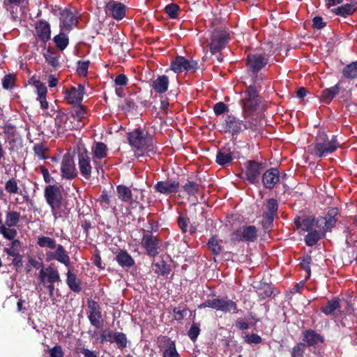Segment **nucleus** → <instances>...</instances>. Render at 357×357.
<instances>
[{
    "mask_svg": "<svg viewBox=\"0 0 357 357\" xmlns=\"http://www.w3.org/2000/svg\"><path fill=\"white\" fill-rule=\"evenodd\" d=\"M339 210L336 207L330 208L325 216L315 218L313 216H305L302 219L301 229L304 231H310L316 229H324L325 231H330L333 228L337 219L336 216Z\"/></svg>",
    "mask_w": 357,
    "mask_h": 357,
    "instance_id": "obj_1",
    "label": "nucleus"
},
{
    "mask_svg": "<svg viewBox=\"0 0 357 357\" xmlns=\"http://www.w3.org/2000/svg\"><path fill=\"white\" fill-rule=\"evenodd\" d=\"M127 139L135 152H138L141 155L149 152L155 153L153 136L146 129L140 128L134 129L127 134Z\"/></svg>",
    "mask_w": 357,
    "mask_h": 357,
    "instance_id": "obj_2",
    "label": "nucleus"
},
{
    "mask_svg": "<svg viewBox=\"0 0 357 357\" xmlns=\"http://www.w3.org/2000/svg\"><path fill=\"white\" fill-rule=\"evenodd\" d=\"M336 135H333L329 139L326 133L324 131H319L315 137L314 153L318 158L325 157L335 152L340 143L337 142Z\"/></svg>",
    "mask_w": 357,
    "mask_h": 357,
    "instance_id": "obj_3",
    "label": "nucleus"
},
{
    "mask_svg": "<svg viewBox=\"0 0 357 357\" xmlns=\"http://www.w3.org/2000/svg\"><path fill=\"white\" fill-rule=\"evenodd\" d=\"M44 197L54 218L61 217L63 197L60 187L56 185H47L44 190Z\"/></svg>",
    "mask_w": 357,
    "mask_h": 357,
    "instance_id": "obj_4",
    "label": "nucleus"
},
{
    "mask_svg": "<svg viewBox=\"0 0 357 357\" xmlns=\"http://www.w3.org/2000/svg\"><path fill=\"white\" fill-rule=\"evenodd\" d=\"M243 116L246 119L247 114L256 112L259 106L260 97L255 85H250L244 91V97L241 100Z\"/></svg>",
    "mask_w": 357,
    "mask_h": 357,
    "instance_id": "obj_5",
    "label": "nucleus"
},
{
    "mask_svg": "<svg viewBox=\"0 0 357 357\" xmlns=\"http://www.w3.org/2000/svg\"><path fill=\"white\" fill-rule=\"evenodd\" d=\"M245 169L242 172V178L250 183L257 185L259 183L260 176L264 171L266 165L262 162L250 160L244 163Z\"/></svg>",
    "mask_w": 357,
    "mask_h": 357,
    "instance_id": "obj_6",
    "label": "nucleus"
},
{
    "mask_svg": "<svg viewBox=\"0 0 357 357\" xmlns=\"http://www.w3.org/2000/svg\"><path fill=\"white\" fill-rule=\"evenodd\" d=\"M229 40L230 35L227 29L222 26L214 29L211 32V42L209 43L211 54L219 53L225 47Z\"/></svg>",
    "mask_w": 357,
    "mask_h": 357,
    "instance_id": "obj_7",
    "label": "nucleus"
},
{
    "mask_svg": "<svg viewBox=\"0 0 357 357\" xmlns=\"http://www.w3.org/2000/svg\"><path fill=\"white\" fill-rule=\"evenodd\" d=\"M199 68V66L197 61L188 60L182 56H177L170 64L171 70L178 74L184 71L195 73Z\"/></svg>",
    "mask_w": 357,
    "mask_h": 357,
    "instance_id": "obj_8",
    "label": "nucleus"
},
{
    "mask_svg": "<svg viewBox=\"0 0 357 357\" xmlns=\"http://www.w3.org/2000/svg\"><path fill=\"white\" fill-rule=\"evenodd\" d=\"M88 319L92 326L96 329L102 328L104 325V320L101 312V307L98 302L92 298L87 299Z\"/></svg>",
    "mask_w": 357,
    "mask_h": 357,
    "instance_id": "obj_9",
    "label": "nucleus"
},
{
    "mask_svg": "<svg viewBox=\"0 0 357 357\" xmlns=\"http://www.w3.org/2000/svg\"><path fill=\"white\" fill-rule=\"evenodd\" d=\"M235 149L234 144L229 143L220 149L216 154V163L225 167L228 165L234 158H239V153L236 151Z\"/></svg>",
    "mask_w": 357,
    "mask_h": 357,
    "instance_id": "obj_10",
    "label": "nucleus"
},
{
    "mask_svg": "<svg viewBox=\"0 0 357 357\" xmlns=\"http://www.w3.org/2000/svg\"><path fill=\"white\" fill-rule=\"evenodd\" d=\"M268 62V56L266 54H249L246 59V65L250 71L256 74Z\"/></svg>",
    "mask_w": 357,
    "mask_h": 357,
    "instance_id": "obj_11",
    "label": "nucleus"
},
{
    "mask_svg": "<svg viewBox=\"0 0 357 357\" xmlns=\"http://www.w3.org/2000/svg\"><path fill=\"white\" fill-rule=\"evenodd\" d=\"M77 157L78 166L81 175L86 179H89L91 177L92 170L90 153L86 148L80 149Z\"/></svg>",
    "mask_w": 357,
    "mask_h": 357,
    "instance_id": "obj_12",
    "label": "nucleus"
},
{
    "mask_svg": "<svg viewBox=\"0 0 357 357\" xmlns=\"http://www.w3.org/2000/svg\"><path fill=\"white\" fill-rule=\"evenodd\" d=\"M141 245L145 249L146 255L149 257H155L159 254L160 248V240L153 234H144Z\"/></svg>",
    "mask_w": 357,
    "mask_h": 357,
    "instance_id": "obj_13",
    "label": "nucleus"
},
{
    "mask_svg": "<svg viewBox=\"0 0 357 357\" xmlns=\"http://www.w3.org/2000/svg\"><path fill=\"white\" fill-rule=\"evenodd\" d=\"M212 309L222 311L225 313L232 311L233 313L236 314L238 311L236 303L229 299L227 296L212 298Z\"/></svg>",
    "mask_w": 357,
    "mask_h": 357,
    "instance_id": "obj_14",
    "label": "nucleus"
},
{
    "mask_svg": "<svg viewBox=\"0 0 357 357\" xmlns=\"http://www.w3.org/2000/svg\"><path fill=\"white\" fill-rule=\"evenodd\" d=\"M52 260H56L66 267H70L71 265L70 258L65 248L61 244L57 245L54 251H49L46 253V261Z\"/></svg>",
    "mask_w": 357,
    "mask_h": 357,
    "instance_id": "obj_15",
    "label": "nucleus"
},
{
    "mask_svg": "<svg viewBox=\"0 0 357 357\" xmlns=\"http://www.w3.org/2000/svg\"><path fill=\"white\" fill-rule=\"evenodd\" d=\"M85 88L83 84H78L77 86H71L64 92L65 100L71 105H79L83 100Z\"/></svg>",
    "mask_w": 357,
    "mask_h": 357,
    "instance_id": "obj_16",
    "label": "nucleus"
},
{
    "mask_svg": "<svg viewBox=\"0 0 357 357\" xmlns=\"http://www.w3.org/2000/svg\"><path fill=\"white\" fill-rule=\"evenodd\" d=\"M61 172L62 177L68 180H72L78 175L74 160L68 154L63 155L61 161Z\"/></svg>",
    "mask_w": 357,
    "mask_h": 357,
    "instance_id": "obj_17",
    "label": "nucleus"
},
{
    "mask_svg": "<svg viewBox=\"0 0 357 357\" xmlns=\"http://www.w3.org/2000/svg\"><path fill=\"white\" fill-rule=\"evenodd\" d=\"M279 182L280 172L278 168L271 167L263 172L261 183L265 188L272 190Z\"/></svg>",
    "mask_w": 357,
    "mask_h": 357,
    "instance_id": "obj_18",
    "label": "nucleus"
},
{
    "mask_svg": "<svg viewBox=\"0 0 357 357\" xmlns=\"http://www.w3.org/2000/svg\"><path fill=\"white\" fill-rule=\"evenodd\" d=\"M38 281L40 284L59 282L61 277L57 269L51 266L42 269L39 272Z\"/></svg>",
    "mask_w": 357,
    "mask_h": 357,
    "instance_id": "obj_19",
    "label": "nucleus"
},
{
    "mask_svg": "<svg viewBox=\"0 0 357 357\" xmlns=\"http://www.w3.org/2000/svg\"><path fill=\"white\" fill-rule=\"evenodd\" d=\"M180 188V183L178 181H160L154 185L156 192L168 195L176 193Z\"/></svg>",
    "mask_w": 357,
    "mask_h": 357,
    "instance_id": "obj_20",
    "label": "nucleus"
},
{
    "mask_svg": "<svg viewBox=\"0 0 357 357\" xmlns=\"http://www.w3.org/2000/svg\"><path fill=\"white\" fill-rule=\"evenodd\" d=\"M35 29L38 38L42 42L45 48L46 43L51 38V27L50 23L44 20H38L36 23Z\"/></svg>",
    "mask_w": 357,
    "mask_h": 357,
    "instance_id": "obj_21",
    "label": "nucleus"
},
{
    "mask_svg": "<svg viewBox=\"0 0 357 357\" xmlns=\"http://www.w3.org/2000/svg\"><path fill=\"white\" fill-rule=\"evenodd\" d=\"M105 10L114 19L121 20L126 16V6L121 2L111 0L106 4Z\"/></svg>",
    "mask_w": 357,
    "mask_h": 357,
    "instance_id": "obj_22",
    "label": "nucleus"
},
{
    "mask_svg": "<svg viewBox=\"0 0 357 357\" xmlns=\"http://www.w3.org/2000/svg\"><path fill=\"white\" fill-rule=\"evenodd\" d=\"M303 341L306 347H315L319 343H324V337L314 330L307 329L303 332Z\"/></svg>",
    "mask_w": 357,
    "mask_h": 357,
    "instance_id": "obj_23",
    "label": "nucleus"
},
{
    "mask_svg": "<svg viewBox=\"0 0 357 357\" xmlns=\"http://www.w3.org/2000/svg\"><path fill=\"white\" fill-rule=\"evenodd\" d=\"M342 81H339L334 86L326 88L321 91V94L319 97L321 102L328 105L335 97L340 93L341 87L340 84Z\"/></svg>",
    "mask_w": 357,
    "mask_h": 357,
    "instance_id": "obj_24",
    "label": "nucleus"
},
{
    "mask_svg": "<svg viewBox=\"0 0 357 357\" xmlns=\"http://www.w3.org/2000/svg\"><path fill=\"white\" fill-rule=\"evenodd\" d=\"M78 22L73 11L64 9L60 13V26H63L66 30L70 31L73 25Z\"/></svg>",
    "mask_w": 357,
    "mask_h": 357,
    "instance_id": "obj_25",
    "label": "nucleus"
},
{
    "mask_svg": "<svg viewBox=\"0 0 357 357\" xmlns=\"http://www.w3.org/2000/svg\"><path fill=\"white\" fill-rule=\"evenodd\" d=\"M115 259L123 268H130L135 264L134 259L126 250H120L116 254Z\"/></svg>",
    "mask_w": 357,
    "mask_h": 357,
    "instance_id": "obj_26",
    "label": "nucleus"
},
{
    "mask_svg": "<svg viewBox=\"0 0 357 357\" xmlns=\"http://www.w3.org/2000/svg\"><path fill=\"white\" fill-rule=\"evenodd\" d=\"M227 130L232 135H237L242 131L243 121L233 115H227L225 119Z\"/></svg>",
    "mask_w": 357,
    "mask_h": 357,
    "instance_id": "obj_27",
    "label": "nucleus"
},
{
    "mask_svg": "<svg viewBox=\"0 0 357 357\" xmlns=\"http://www.w3.org/2000/svg\"><path fill=\"white\" fill-rule=\"evenodd\" d=\"M326 232L324 231V229L308 231V234L305 237L306 245L309 247L315 245L319 240L325 237Z\"/></svg>",
    "mask_w": 357,
    "mask_h": 357,
    "instance_id": "obj_28",
    "label": "nucleus"
},
{
    "mask_svg": "<svg viewBox=\"0 0 357 357\" xmlns=\"http://www.w3.org/2000/svg\"><path fill=\"white\" fill-rule=\"evenodd\" d=\"M169 83V77L167 75H163L158 76L153 82L152 87L156 93L162 94L168 90Z\"/></svg>",
    "mask_w": 357,
    "mask_h": 357,
    "instance_id": "obj_29",
    "label": "nucleus"
},
{
    "mask_svg": "<svg viewBox=\"0 0 357 357\" xmlns=\"http://www.w3.org/2000/svg\"><path fill=\"white\" fill-rule=\"evenodd\" d=\"M66 284L69 289L75 292L79 293L82 291L81 280L73 273L70 269H68L66 273Z\"/></svg>",
    "mask_w": 357,
    "mask_h": 357,
    "instance_id": "obj_30",
    "label": "nucleus"
},
{
    "mask_svg": "<svg viewBox=\"0 0 357 357\" xmlns=\"http://www.w3.org/2000/svg\"><path fill=\"white\" fill-rule=\"evenodd\" d=\"M340 299L338 297H334L328 301L326 304L321 308V311L326 315H334L336 310L340 309Z\"/></svg>",
    "mask_w": 357,
    "mask_h": 357,
    "instance_id": "obj_31",
    "label": "nucleus"
},
{
    "mask_svg": "<svg viewBox=\"0 0 357 357\" xmlns=\"http://www.w3.org/2000/svg\"><path fill=\"white\" fill-rule=\"evenodd\" d=\"M250 114H247V118L245 119V122L243 121V126L244 129L249 130L252 132H259L261 128V122L257 118L249 116Z\"/></svg>",
    "mask_w": 357,
    "mask_h": 357,
    "instance_id": "obj_32",
    "label": "nucleus"
},
{
    "mask_svg": "<svg viewBox=\"0 0 357 357\" xmlns=\"http://www.w3.org/2000/svg\"><path fill=\"white\" fill-rule=\"evenodd\" d=\"M278 202L274 198H269L266 201V211L263 213V215L266 216H271L274 218L278 217Z\"/></svg>",
    "mask_w": 357,
    "mask_h": 357,
    "instance_id": "obj_33",
    "label": "nucleus"
},
{
    "mask_svg": "<svg viewBox=\"0 0 357 357\" xmlns=\"http://www.w3.org/2000/svg\"><path fill=\"white\" fill-rule=\"evenodd\" d=\"M243 238L245 242H253L257 238V229L255 226L250 225L241 227Z\"/></svg>",
    "mask_w": 357,
    "mask_h": 357,
    "instance_id": "obj_34",
    "label": "nucleus"
},
{
    "mask_svg": "<svg viewBox=\"0 0 357 357\" xmlns=\"http://www.w3.org/2000/svg\"><path fill=\"white\" fill-rule=\"evenodd\" d=\"M331 12L337 16L347 17L355 13V9L353 8L351 5L346 3L331 9Z\"/></svg>",
    "mask_w": 357,
    "mask_h": 357,
    "instance_id": "obj_35",
    "label": "nucleus"
},
{
    "mask_svg": "<svg viewBox=\"0 0 357 357\" xmlns=\"http://www.w3.org/2000/svg\"><path fill=\"white\" fill-rule=\"evenodd\" d=\"M256 292L260 300L270 297L273 294V289L268 283L261 282L257 287Z\"/></svg>",
    "mask_w": 357,
    "mask_h": 357,
    "instance_id": "obj_36",
    "label": "nucleus"
},
{
    "mask_svg": "<svg viewBox=\"0 0 357 357\" xmlns=\"http://www.w3.org/2000/svg\"><path fill=\"white\" fill-rule=\"evenodd\" d=\"M116 193L119 199L123 202H128L132 197L131 190L124 185L116 186Z\"/></svg>",
    "mask_w": 357,
    "mask_h": 357,
    "instance_id": "obj_37",
    "label": "nucleus"
},
{
    "mask_svg": "<svg viewBox=\"0 0 357 357\" xmlns=\"http://www.w3.org/2000/svg\"><path fill=\"white\" fill-rule=\"evenodd\" d=\"M37 245L40 248L50 250H54L57 246L55 239L45 236L38 237Z\"/></svg>",
    "mask_w": 357,
    "mask_h": 357,
    "instance_id": "obj_38",
    "label": "nucleus"
},
{
    "mask_svg": "<svg viewBox=\"0 0 357 357\" xmlns=\"http://www.w3.org/2000/svg\"><path fill=\"white\" fill-rule=\"evenodd\" d=\"M342 75L347 79H355L357 77V61L346 65L342 69Z\"/></svg>",
    "mask_w": 357,
    "mask_h": 357,
    "instance_id": "obj_39",
    "label": "nucleus"
},
{
    "mask_svg": "<svg viewBox=\"0 0 357 357\" xmlns=\"http://www.w3.org/2000/svg\"><path fill=\"white\" fill-rule=\"evenodd\" d=\"M43 56L46 62L51 66L56 68L59 66V55L57 52L52 50L51 48H48L46 52L43 54Z\"/></svg>",
    "mask_w": 357,
    "mask_h": 357,
    "instance_id": "obj_40",
    "label": "nucleus"
},
{
    "mask_svg": "<svg viewBox=\"0 0 357 357\" xmlns=\"http://www.w3.org/2000/svg\"><path fill=\"white\" fill-rule=\"evenodd\" d=\"M107 147L103 142H96L94 149H93V158L102 160L107 157Z\"/></svg>",
    "mask_w": 357,
    "mask_h": 357,
    "instance_id": "obj_41",
    "label": "nucleus"
},
{
    "mask_svg": "<svg viewBox=\"0 0 357 357\" xmlns=\"http://www.w3.org/2000/svg\"><path fill=\"white\" fill-rule=\"evenodd\" d=\"M33 151L34 155L40 160H45L48 158L46 153L49 152V148L43 142L35 144Z\"/></svg>",
    "mask_w": 357,
    "mask_h": 357,
    "instance_id": "obj_42",
    "label": "nucleus"
},
{
    "mask_svg": "<svg viewBox=\"0 0 357 357\" xmlns=\"http://www.w3.org/2000/svg\"><path fill=\"white\" fill-rule=\"evenodd\" d=\"M153 266L155 267L154 272L162 276L168 275L171 271L169 266L163 259L155 263Z\"/></svg>",
    "mask_w": 357,
    "mask_h": 357,
    "instance_id": "obj_43",
    "label": "nucleus"
},
{
    "mask_svg": "<svg viewBox=\"0 0 357 357\" xmlns=\"http://www.w3.org/2000/svg\"><path fill=\"white\" fill-rule=\"evenodd\" d=\"M72 117L77 119L78 121H82L86 115V107L81 103L79 105H75L70 112Z\"/></svg>",
    "mask_w": 357,
    "mask_h": 357,
    "instance_id": "obj_44",
    "label": "nucleus"
},
{
    "mask_svg": "<svg viewBox=\"0 0 357 357\" xmlns=\"http://www.w3.org/2000/svg\"><path fill=\"white\" fill-rule=\"evenodd\" d=\"M53 41L55 43L56 47L61 50H64L68 45L69 39L66 34L60 33L53 38Z\"/></svg>",
    "mask_w": 357,
    "mask_h": 357,
    "instance_id": "obj_45",
    "label": "nucleus"
},
{
    "mask_svg": "<svg viewBox=\"0 0 357 357\" xmlns=\"http://www.w3.org/2000/svg\"><path fill=\"white\" fill-rule=\"evenodd\" d=\"M20 219V213L17 211H8L6 214L5 225L8 227H15Z\"/></svg>",
    "mask_w": 357,
    "mask_h": 357,
    "instance_id": "obj_46",
    "label": "nucleus"
},
{
    "mask_svg": "<svg viewBox=\"0 0 357 357\" xmlns=\"http://www.w3.org/2000/svg\"><path fill=\"white\" fill-rule=\"evenodd\" d=\"M207 246L214 255H219L222 251V246L220 244V241L218 240L215 236H211L208 239Z\"/></svg>",
    "mask_w": 357,
    "mask_h": 357,
    "instance_id": "obj_47",
    "label": "nucleus"
},
{
    "mask_svg": "<svg viewBox=\"0 0 357 357\" xmlns=\"http://www.w3.org/2000/svg\"><path fill=\"white\" fill-rule=\"evenodd\" d=\"M183 188L188 195L195 196L199 191V185L196 182L187 181Z\"/></svg>",
    "mask_w": 357,
    "mask_h": 357,
    "instance_id": "obj_48",
    "label": "nucleus"
},
{
    "mask_svg": "<svg viewBox=\"0 0 357 357\" xmlns=\"http://www.w3.org/2000/svg\"><path fill=\"white\" fill-rule=\"evenodd\" d=\"M163 357H179V354L176 351L175 342L173 341L168 342L162 352Z\"/></svg>",
    "mask_w": 357,
    "mask_h": 357,
    "instance_id": "obj_49",
    "label": "nucleus"
},
{
    "mask_svg": "<svg viewBox=\"0 0 357 357\" xmlns=\"http://www.w3.org/2000/svg\"><path fill=\"white\" fill-rule=\"evenodd\" d=\"M21 246L22 243L20 240H13L11 242L10 247L5 248L3 250L8 256L12 257L19 254V250Z\"/></svg>",
    "mask_w": 357,
    "mask_h": 357,
    "instance_id": "obj_50",
    "label": "nucleus"
},
{
    "mask_svg": "<svg viewBox=\"0 0 357 357\" xmlns=\"http://www.w3.org/2000/svg\"><path fill=\"white\" fill-rule=\"evenodd\" d=\"M5 190L10 194H18L19 187L17 182L14 178L8 179L5 183Z\"/></svg>",
    "mask_w": 357,
    "mask_h": 357,
    "instance_id": "obj_51",
    "label": "nucleus"
},
{
    "mask_svg": "<svg viewBox=\"0 0 357 357\" xmlns=\"http://www.w3.org/2000/svg\"><path fill=\"white\" fill-rule=\"evenodd\" d=\"M305 349H306V344L303 342H298L292 348V350L291 352V357H304Z\"/></svg>",
    "mask_w": 357,
    "mask_h": 357,
    "instance_id": "obj_52",
    "label": "nucleus"
},
{
    "mask_svg": "<svg viewBox=\"0 0 357 357\" xmlns=\"http://www.w3.org/2000/svg\"><path fill=\"white\" fill-rule=\"evenodd\" d=\"M114 342L116 343L119 349H124L127 347V337L125 333L121 332H115L114 336Z\"/></svg>",
    "mask_w": 357,
    "mask_h": 357,
    "instance_id": "obj_53",
    "label": "nucleus"
},
{
    "mask_svg": "<svg viewBox=\"0 0 357 357\" xmlns=\"http://www.w3.org/2000/svg\"><path fill=\"white\" fill-rule=\"evenodd\" d=\"M124 105L122 106V109L126 112H132L137 109V101L130 95L125 99Z\"/></svg>",
    "mask_w": 357,
    "mask_h": 357,
    "instance_id": "obj_54",
    "label": "nucleus"
},
{
    "mask_svg": "<svg viewBox=\"0 0 357 357\" xmlns=\"http://www.w3.org/2000/svg\"><path fill=\"white\" fill-rule=\"evenodd\" d=\"M311 262L312 257L309 255H306L305 256L301 258V266L307 273V276L306 278L307 279L309 278L311 275Z\"/></svg>",
    "mask_w": 357,
    "mask_h": 357,
    "instance_id": "obj_55",
    "label": "nucleus"
},
{
    "mask_svg": "<svg viewBox=\"0 0 357 357\" xmlns=\"http://www.w3.org/2000/svg\"><path fill=\"white\" fill-rule=\"evenodd\" d=\"M68 115L63 112H59L55 119L56 124L59 127H63L64 130L70 129V126H67Z\"/></svg>",
    "mask_w": 357,
    "mask_h": 357,
    "instance_id": "obj_56",
    "label": "nucleus"
},
{
    "mask_svg": "<svg viewBox=\"0 0 357 357\" xmlns=\"http://www.w3.org/2000/svg\"><path fill=\"white\" fill-rule=\"evenodd\" d=\"M165 10L171 19H176L178 17L179 6L176 3H170L165 6Z\"/></svg>",
    "mask_w": 357,
    "mask_h": 357,
    "instance_id": "obj_57",
    "label": "nucleus"
},
{
    "mask_svg": "<svg viewBox=\"0 0 357 357\" xmlns=\"http://www.w3.org/2000/svg\"><path fill=\"white\" fill-rule=\"evenodd\" d=\"M15 76L12 74L5 75L2 79V86L5 89H10L15 86Z\"/></svg>",
    "mask_w": 357,
    "mask_h": 357,
    "instance_id": "obj_58",
    "label": "nucleus"
},
{
    "mask_svg": "<svg viewBox=\"0 0 357 357\" xmlns=\"http://www.w3.org/2000/svg\"><path fill=\"white\" fill-rule=\"evenodd\" d=\"M188 308L185 307L178 306L173 310V317L175 320L181 321L187 314Z\"/></svg>",
    "mask_w": 357,
    "mask_h": 357,
    "instance_id": "obj_59",
    "label": "nucleus"
},
{
    "mask_svg": "<svg viewBox=\"0 0 357 357\" xmlns=\"http://www.w3.org/2000/svg\"><path fill=\"white\" fill-rule=\"evenodd\" d=\"M0 234L3 235V236L8 240H15V238L17 235V231L15 229L13 228H7L6 227H2Z\"/></svg>",
    "mask_w": 357,
    "mask_h": 357,
    "instance_id": "obj_60",
    "label": "nucleus"
},
{
    "mask_svg": "<svg viewBox=\"0 0 357 357\" xmlns=\"http://www.w3.org/2000/svg\"><path fill=\"white\" fill-rule=\"evenodd\" d=\"M98 202H100L104 210L108 209L110 204V197L108 195L106 190L102 191L100 197L98 199Z\"/></svg>",
    "mask_w": 357,
    "mask_h": 357,
    "instance_id": "obj_61",
    "label": "nucleus"
},
{
    "mask_svg": "<svg viewBox=\"0 0 357 357\" xmlns=\"http://www.w3.org/2000/svg\"><path fill=\"white\" fill-rule=\"evenodd\" d=\"M200 333L199 324L197 323H193L189 331H188V335L190 339L195 342L197 340L198 335Z\"/></svg>",
    "mask_w": 357,
    "mask_h": 357,
    "instance_id": "obj_62",
    "label": "nucleus"
},
{
    "mask_svg": "<svg viewBox=\"0 0 357 357\" xmlns=\"http://www.w3.org/2000/svg\"><path fill=\"white\" fill-rule=\"evenodd\" d=\"M89 63V61H79L77 62V73L79 75L86 76Z\"/></svg>",
    "mask_w": 357,
    "mask_h": 357,
    "instance_id": "obj_63",
    "label": "nucleus"
},
{
    "mask_svg": "<svg viewBox=\"0 0 357 357\" xmlns=\"http://www.w3.org/2000/svg\"><path fill=\"white\" fill-rule=\"evenodd\" d=\"M190 222V220L188 218L184 216L182 214H180L177 218V224L183 233H186L188 231V226Z\"/></svg>",
    "mask_w": 357,
    "mask_h": 357,
    "instance_id": "obj_64",
    "label": "nucleus"
}]
</instances>
